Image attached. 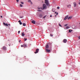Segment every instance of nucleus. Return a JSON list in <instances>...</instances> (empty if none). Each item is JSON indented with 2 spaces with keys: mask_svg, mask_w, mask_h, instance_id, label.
Here are the masks:
<instances>
[{
  "mask_svg": "<svg viewBox=\"0 0 80 80\" xmlns=\"http://www.w3.org/2000/svg\"><path fill=\"white\" fill-rule=\"evenodd\" d=\"M38 51H39V49H37L36 50V52H35L34 53H38Z\"/></svg>",
  "mask_w": 80,
  "mask_h": 80,
  "instance_id": "obj_6",
  "label": "nucleus"
},
{
  "mask_svg": "<svg viewBox=\"0 0 80 80\" xmlns=\"http://www.w3.org/2000/svg\"><path fill=\"white\" fill-rule=\"evenodd\" d=\"M56 13H57V12H55V14H56Z\"/></svg>",
  "mask_w": 80,
  "mask_h": 80,
  "instance_id": "obj_44",
  "label": "nucleus"
},
{
  "mask_svg": "<svg viewBox=\"0 0 80 80\" xmlns=\"http://www.w3.org/2000/svg\"><path fill=\"white\" fill-rule=\"evenodd\" d=\"M45 50L47 52H50V50H49L47 49H45Z\"/></svg>",
  "mask_w": 80,
  "mask_h": 80,
  "instance_id": "obj_5",
  "label": "nucleus"
},
{
  "mask_svg": "<svg viewBox=\"0 0 80 80\" xmlns=\"http://www.w3.org/2000/svg\"><path fill=\"white\" fill-rule=\"evenodd\" d=\"M46 16H47V15L44 16V17L42 18H45V17H46Z\"/></svg>",
  "mask_w": 80,
  "mask_h": 80,
  "instance_id": "obj_24",
  "label": "nucleus"
},
{
  "mask_svg": "<svg viewBox=\"0 0 80 80\" xmlns=\"http://www.w3.org/2000/svg\"><path fill=\"white\" fill-rule=\"evenodd\" d=\"M56 15H58V12H57V13H56Z\"/></svg>",
  "mask_w": 80,
  "mask_h": 80,
  "instance_id": "obj_43",
  "label": "nucleus"
},
{
  "mask_svg": "<svg viewBox=\"0 0 80 80\" xmlns=\"http://www.w3.org/2000/svg\"><path fill=\"white\" fill-rule=\"evenodd\" d=\"M25 35V34H24V33L22 32V36L23 37Z\"/></svg>",
  "mask_w": 80,
  "mask_h": 80,
  "instance_id": "obj_16",
  "label": "nucleus"
},
{
  "mask_svg": "<svg viewBox=\"0 0 80 80\" xmlns=\"http://www.w3.org/2000/svg\"><path fill=\"white\" fill-rule=\"evenodd\" d=\"M72 28H75V26H74V25H72Z\"/></svg>",
  "mask_w": 80,
  "mask_h": 80,
  "instance_id": "obj_21",
  "label": "nucleus"
},
{
  "mask_svg": "<svg viewBox=\"0 0 80 80\" xmlns=\"http://www.w3.org/2000/svg\"><path fill=\"white\" fill-rule=\"evenodd\" d=\"M77 5V4H76V3H74V7H75Z\"/></svg>",
  "mask_w": 80,
  "mask_h": 80,
  "instance_id": "obj_19",
  "label": "nucleus"
},
{
  "mask_svg": "<svg viewBox=\"0 0 80 80\" xmlns=\"http://www.w3.org/2000/svg\"><path fill=\"white\" fill-rule=\"evenodd\" d=\"M2 48L3 50H6L7 49L6 47L5 46H3Z\"/></svg>",
  "mask_w": 80,
  "mask_h": 80,
  "instance_id": "obj_11",
  "label": "nucleus"
},
{
  "mask_svg": "<svg viewBox=\"0 0 80 80\" xmlns=\"http://www.w3.org/2000/svg\"><path fill=\"white\" fill-rule=\"evenodd\" d=\"M45 3H46V5H47V6H48L49 3H48V0H45Z\"/></svg>",
  "mask_w": 80,
  "mask_h": 80,
  "instance_id": "obj_2",
  "label": "nucleus"
},
{
  "mask_svg": "<svg viewBox=\"0 0 80 80\" xmlns=\"http://www.w3.org/2000/svg\"><path fill=\"white\" fill-rule=\"evenodd\" d=\"M52 10L53 12H55V9L54 8H52Z\"/></svg>",
  "mask_w": 80,
  "mask_h": 80,
  "instance_id": "obj_14",
  "label": "nucleus"
},
{
  "mask_svg": "<svg viewBox=\"0 0 80 80\" xmlns=\"http://www.w3.org/2000/svg\"><path fill=\"white\" fill-rule=\"evenodd\" d=\"M67 40L66 39H64L63 40V42L64 43H67Z\"/></svg>",
  "mask_w": 80,
  "mask_h": 80,
  "instance_id": "obj_4",
  "label": "nucleus"
},
{
  "mask_svg": "<svg viewBox=\"0 0 80 80\" xmlns=\"http://www.w3.org/2000/svg\"><path fill=\"white\" fill-rule=\"evenodd\" d=\"M79 39H80V36H79L78 37Z\"/></svg>",
  "mask_w": 80,
  "mask_h": 80,
  "instance_id": "obj_36",
  "label": "nucleus"
},
{
  "mask_svg": "<svg viewBox=\"0 0 80 80\" xmlns=\"http://www.w3.org/2000/svg\"><path fill=\"white\" fill-rule=\"evenodd\" d=\"M1 18H2V16H1Z\"/></svg>",
  "mask_w": 80,
  "mask_h": 80,
  "instance_id": "obj_41",
  "label": "nucleus"
},
{
  "mask_svg": "<svg viewBox=\"0 0 80 80\" xmlns=\"http://www.w3.org/2000/svg\"><path fill=\"white\" fill-rule=\"evenodd\" d=\"M49 48V46H48V44L46 46V48Z\"/></svg>",
  "mask_w": 80,
  "mask_h": 80,
  "instance_id": "obj_13",
  "label": "nucleus"
},
{
  "mask_svg": "<svg viewBox=\"0 0 80 80\" xmlns=\"http://www.w3.org/2000/svg\"><path fill=\"white\" fill-rule=\"evenodd\" d=\"M41 9L42 10H44V9H47V6L45 4H43L42 7H41Z\"/></svg>",
  "mask_w": 80,
  "mask_h": 80,
  "instance_id": "obj_1",
  "label": "nucleus"
},
{
  "mask_svg": "<svg viewBox=\"0 0 80 80\" xmlns=\"http://www.w3.org/2000/svg\"><path fill=\"white\" fill-rule=\"evenodd\" d=\"M27 40V39L25 38H24V41H26V40Z\"/></svg>",
  "mask_w": 80,
  "mask_h": 80,
  "instance_id": "obj_29",
  "label": "nucleus"
},
{
  "mask_svg": "<svg viewBox=\"0 0 80 80\" xmlns=\"http://www.w3.org/2000/svg\"><path fill=\"white\" fill-rule=\"evenodd\" d=\"M16 1L17 2H18V1H19V0H16Z\"/></svg>",
  "mask_w": 80,
  "mask_h": 80,
  "instance_id": "obj_35",
  "label": "nucleus"
},
{
  "mask_svg": "<svg viewBox=\"0 0 80 80\" xmlns=\"http://www.w3.org/2000/svg\"><path fill=\"white\" fill-rule=\"evenodd\" d=\"M52 17V15H51L50 16V17Z\"/></svg>",
  "mask_w": 80,
  "mask_h": 80,
  "instance_id": "obj_38",
  "label": "nucleus"
},
{
  "mask_svg": "<svg viewBox=\"0 0 80 80\" xmlns=\"http://www.w3.org/2000/svg\"><path fill=\"white\" fill-rule=\"evenodd\" d=\"M50 37H53V35H52V34H50Z\"/></svg>",
  "mask_w": 80,
  "mask_h": 80,
  "instance_id": "obj_32",
  "label": "nucleus"
},
{
  "mask_svg": "<svg viewBox=\"0 0 80 80\" xmlns=\"http://www.w3.org/2000/svg\"><path fill=\"white\" fill-rule=\"evenodd\" d=\"M31 2V0H29L28 1V2Z\"/></svg>",
  "mask_w": 80,
  "mask_h": 80,
  "instance_id": "obj_25",
  "label": "nucleus"
},
{
  "mask_svg": "<svg viewBox=\"0 0 80 80\" xmlns=\"http://www.w3.org/2000/svg\"><path fill=\"white\" fill-rule=\"evenodd\" d=\"M19 6L20 7H23V5L22 4H20Z\"/></svg>",
  "mask_w": 80,
  "mask_h": 80,
  "instance_id": "obj_23",
  "label": "nucleus"
},
{
  "mask_svg": "<svg viewBox=\"0 0 80 80\" xmlns=\"http://www.w3.org/2000/svg\"><path fill=\"white\" fill-rule=\"evenodd\" d=\"M23 45L24 47V48L27 47V44H26L25 43H24L23 44Z\"/></svg>",
  "mask_w": 80,
  "mask_h": 80,
  "instance_id": "obj_9",
  "label": "nucleus"
},
{
  "mask_svg": "<svg viewBox=\"0 0 80 80\" xmlns=\"http://www.w3.org/2000/svg\"><path fill=\"white\" fill-rule=\"evenodd\" d=\"M57 9H60V7H57Z\"/></svg>",
  "mask_w": 80,
  "mask_h": 80,
  "instance_id": "obj_26",
  "label": "nucleus"
},
{
  "mask_svg": "<svg viewBox=\"0 0 80 80\" xmlns=\"http://www.w3.org/2000/svg\"><path fill=\"white\" fill-rule=\"evenodd\" d=\"M32 23H33V24H35V20H32Z\"/></svg>",
  "mask_w": 80,
  "mask_h": 80,
  "instance_id": "obj_8",
  "label": "nucleus"
},
{
  "mask_svg": "<svg viewBox=\"0 0 80 80\" xmlns=\"http://www.w3.org/2000/svg\"><path fill=\"white\" fill-rule=\"evenodd\" d=\"M20 18H23V17H20Z\"/></svg>",
  "mask_w": 80,
  "mask_h": 80,
  "instance_id": "obj_40",
  "label": "nucleus"
},
{
  "mask_svg": "<svg viewBox=\"0 0 80 80\" xmlns=\"http://www.w3.org/2000/svg\"><path fill=\"white\" fill-rule=\"evenodd\" d=\"M8 25H10V24H8Z\"/></svg>",
  "mask_w": 80,
  "mask_h": 80,
  "instance_id": "obj_46",
  "label": "nucleus"
},
{
  "mask_svg": "<svg viewBox=\"0 0 80 80\" xmlns=\"http://www.w3.org/2000/svg\"><path fill=\"white\" fill-rule=\"evenodd\" d=\"M72 18V17H69L68 18V20H69V19H71Z\"/></svg>",
  "mask_w": 80,
  "mask_h": 80,
  "instance_id": "obj_15",
  "label": "nucleus"
},
{
  "mask_svg": "<svg viewBox=\"0 0 80 80\" xmlns=\"http://www.w3.org/2000/svg\"><path fill=\"white\" fill-rule=\"evenodd\" d=\"M68 25V24H66V25H65V27H66V26H67Z\"/></svg>",
  "mask_w": 80,
  "mask_h": 80,
  "instance_id": "obj_34",
  "label": "nucleus"
},
{
  "mask_svg": "<svg viewBox=\"0 0 80 80\" xmlns=\"http://www.w3.org/2000/svg\"><path fill=\"white\" fill-rule=\"evenodd\" d=\"M18 22H19V24L20 25H22V22H21V21L19 20L18 21Z\"/></svg>",
  "mask_w": 80,
  "mask_h": 80,
  "instance_id": "obj_12",
  "label": "nucleus"
},
{
  "mask_svg": "<svg viewBox=\"0 0 80 80\" xmlns=\"http://www.w3.org/2000/svg\"><path fill=\"white\" fill-rule=\"evenodd\" d=\"M59 25L60 27H62V26H61V25H60V23L59 24Z\"/></svg>",
  "mask_w": 80,
  "mask_h": 80,
  "instance_id": "obj_28",
  "label": "nucleus"
},
{
  "mask_svg": "<svg viewBox=\"0 0 80 80\" xmlns=\"http://www.w3.org/2000/svg\"><path fill=\"white\" fill-rule=\"evenodd\" d=\"M3 24L4 25H5V26H7V27H8V23H5V22L3 23Z\"/></svg>",
  "mask_w": 80,
  "mask_h": 80,
  "instance_id": "obj_7",
  "label": "nucleus"
},
{
  "mask_svg": "<svg viewBox=\"0 0 80 80\" xmlns=\"http://www.w3.org/2000/svg\"><path fill=\"white\" fill-rule=\"evenodd\" d=\"M21 47H24V46L23 45H21Z\"/></svg>",
  "mask_w": 80,
  "mask_h": 80,
  "instance_id": "obj_30",
  "label": "nucleus"
},
{
  "mask_svg": "<svg viewBox=\"0 0 80 80\" xmlns=\"http://www.w3.org/2000/svg\"><path fill=\"white\" fill-rule=\"evenodd\" d=\"M79 4L80 5V2H79Z\"/></svg>",
  "mask_w": 80,
  "mask_h": 80,
  "instance_id": "obj_45",
  "label": "nucleus"
},
{
  "mask_svg": "<svg viewBox=\"0 0 80 80\" xmlns=\"http://www.w3.org/2000/svg\"><path fill=\"white\" fill-rule=\"evenodd\" d=\"M38 8V9H40V8Z\"/></svg>",
  "mask_w": 80,
  "mask_h": 80,
  "instance_id": "obj_39",
  "label": "nucleus"
},
{
  "mask_svg": "<svg viewBox=\"0 0 80 80\" xmlns=\"http://www.w3.org/2000/svg\"><path fill=\"white\" fill-rule=\"evenodd\" d=\"M20 31H18V34H19V33H20Z\"/></svg>",
  "mask_w": 80,
  "mask_h": 80,
  "instance_id": "obj_31",
  "label": "nucleus"
},
{
  "mask_svg": "<svg viewBox=\"0 0 80 80\" xmlns=\"http://www.w3.org/2000/svg\"><path fill=\"white\" fill-rule=\"evenodd\" d=\"M30 3H31V4H32L33 3H32V1H31L30 2Z\"/></svg>",
  "mask_w": 80,
  "mask_h": 80,
  "instance_id": "obj_33",
  "label": "nucleus"
},
{
  "mask_svg": "<svg viewBox=\"0 0 80 80\" xmlns=\"http://www.w3.org/2000/svg\"><path fill=\"white\" fill-rule=\"evenodd\" d=\"M67 7H68V8H71V5H68L67 6Z\"/></svg>",
  "mask_w": 80,
  "mask_h": 80,
  "instance_id": "obj_10",
  "label": "nucleus"
},
{
  "mask_svg": "<svg viewBox=\"0 0 80 80\" xmlns=\"http://www.w3.org/2000/svg\"><path fill=\"white\" fill-rule=\"evenodd\" d=\"M70 28L69 27V26H67L66 27V28H67V29H68V28Z\"/></svg>",
  "mask_w": 80,
  "mask_h": 80,
  "instance_id": "obj_20",
  "label": "nucleus"
},
{
  "mask_svg": "<svg viewBox=\"0 0 80 80\" xmlns=\"http://www.w3.org/2000/svg\"><path fill=\"white\" fill-rule=\"evenodd\" d=\"M68 15H67L64 18V20H67V18L68 19Z\"/></svg>",
  "mask_w": 80,
  "mask_h": 80,
  "instance_id": "obj_3",
  "label": "nucleus"
},
{
  "mask_svg": "<svg viewBox=\"0 0 80 80\" xmlns=\"http://www.w3.org/2000/svg\"><path fill=\"white\" fill-rule=\"evenodd\" d=\"M69 32L70 33H71L72 32V30L70 29L69 30Z\"/></svg>",
  "mask_w": 80,
  "mask_h": 80,
  "instance_id": "obj_22",
  "label": "nucleus"
},
{
  "mask_svg": "<svg viewBox=\"0 0 80 80\" xmlns=\"http://www.w3.org/2000/svg\"><path fill=\"white\" fill-rule=\"evenodd\" d=\"M22 25H23V26H26V24H25V23H22Z\"/></svg>",
  "mask_w": 80,
  "mask_h": 80,
  "instance_id": "obj_18",
  "label": "nucleus"
},
{
  "mask_svg": "<svg viewBox=\"0 0 80 80\" xmlns=\"http://www.w3.org/2000/svg\"><path fill=\"white\" fill-rule=\"evenodd\" d=\"M21 4H23L24 3L23 2H21Z\"/></svg>",
  "mask_w": 80,
  "mask_h": 80,
  "instance_id": "obj_27",
  "label": "nucleus"
},
{
  "mask_svg": "<svg viewBox=\"0 0 80 80\" xmlns=\"http://www.w3.org/2000/svg\"><path fill=\"white\" fill-rule=\"evenodd\" d=\"M21 42V40H19V42Z\"/></svg>",
  "mask_w": 80,
  "mask_h": 80,
  "instance_id": "obj_42",
  "label": "nucleus"
},
{
  "mask_svg": "<svg viewBox=\"0 0 80 80\" xmlns=\"http://www.w3.org/2000/svg\"><path fill=\"white\" fill-rule=\"evenodd\" d=\"M39 17L40 18H41L42 17V14H40L39 15Z\"/></svg>",
  "mask_w": 80,
  "mask_h": 80,
  "instance_id": "obj_17",
  "label": "nucleus"
},
{
  "mask_svg": "<svg viewBox=\"0 0 80 80\" xmlns=\"http://www.w3.org/2000/svg\"><path fill=\"white\" fill-rule=\"evenodd\" d=\"M38 11H41L40 10H38Z\"/></svg>",
  "mask_w": 80,
  "mask_h": 80,
  "instance_id": "obj_37",
  "label": "nucleus"
}]
</instances>
